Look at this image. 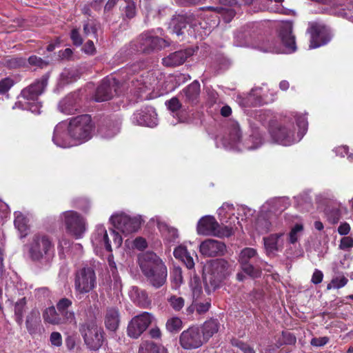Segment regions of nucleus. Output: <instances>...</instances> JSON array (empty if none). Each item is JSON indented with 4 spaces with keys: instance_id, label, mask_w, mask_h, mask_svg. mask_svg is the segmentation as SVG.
<instances>
[{
    "instance_id": "obj_1",
    "label": "nucleus",
    "mask_w": 353,
    "mask_h": 353,
    "mask_svg": "<svg viewBox=\"0 0 353 353\" xmlns=\"http://www.w3.org/2000/svg\"><path fill=\"white\" fill-rule=\"evenodd\" d=\"M282 45H276L274 41L262 37L253 38L250 34L239 32L234 36V45L237 47H247L263 52L290 54L296 50L295 37L292 34V25L285 23L281 26L279 32Z\"/></svg>"
},
{
    "instance_id": "obj_2",
    "label": "nucleus",
    "mask_w": 353,
    "mask_h": 353,
    "mask_svg": "<svg viewBox=\"0 0 353 353\" xmlns=\"http://www.w3.org/2000/svg\"><path fill=\"white\" fill-rule=\"evenodd\" d=\"M307 120L305 115L293 112L277 128L270 130L274 141L288 146L301 140L307 130Z\"/></svg>"
},
{
    "instance_id": "obj_3",
    "label": "nucleus",
    "mask_w": 353,
    "mask_h": 353,
    "mask_svg": "<svg viewBox=\"0 0 353 353\" xmlns=\"http://www.w3.org/2000/svg\"><path fill=\"white\" fill-rule=\"evenodd\" d=\"M139 265L148 282L159 288L167 280L168 270L162 259L153 252H146L139 256Z\"/></svg>"
},
{
    "instance_id": "obj_4",
    "label": "nucleus",
    "mask_w": 353,
    "mask_h": 353,
    "mask_svg": "<svg viewBox=\"0 0 353 353\" xmlns=\"http://www.w3.org/2000/svg\"><path fill=\"white\" fill-rule=\"evenodd\" d=\"M250 126L252 128L251 134L241 142V131L239 124L237 122H232L230 124L228 143L231 148H236L239 150H252L259 148L263 145V136L259 127L251 123Z\"/></svg>"
},
{
    "instance_id": "obj_5",
    "label": "nucleus",
    "mask_w": 353,
    "mask_h": 353,
    "mask_svg": "<svg viewBox=\"0 0 353 353\" xmlns=\"http://www.w3.org/2000/svg\"><path fill=\"white\" fill-rule=\"evenodd\" d=\"M170 45V43L168 40L159 37L154 30L148 31L142 33L134 41L130 43L127 55H130L134 52L149 54Z\"/></svg>"
},
{
    "instance_id": "obj_6",
    "label": "nucleus",
    "mask_w": 353,
    "mask_h": 353,
    "mask_svg": "<svg viewBox=\"0 0 353 353\" xmlns=\"http://www.w3.org/2000/svg\"><path fill=\"white\" fill-rule=\"evenodd\" d=\"M30 259L34 262L49 261L54 253V245L51 239L43 234H34L28 244Z\"/></svg>"
},
{
    "instance_id": "obj_7",
    "label": "nucleus",
    "mask_w": 353,
    "mask_h": 353,
    "mask_svg": "<svg viewBox=\"0 0 353 353\" xmlns=\"http://www.w3.org/2000/svg\"><path fill=\"white\" fill-rule=\"evenodd\" d=\"M68 130L70 139L78 143L88 141L92 137L93 130L91 117L88 114H81L72 118Z\"/></svg>"
},
{
    "instance_id": "obj_8",
    "label": "nucleus",
    "mask_w": 353,
    "mask_h": 353,
    "mask_svg": "<svg viewBox=\"0 0 353 353\" xmlns=\"http://www.w3.org/2000/svg\"><path fill=\"white\" fill-rule=\"evenodd\" d=\"M84 343L90 350L97 351L104 342V332L94 321H86L79 326Z\"/></svg>"
},
{
    "instance_id": "obj_9",
    "label": "nucleus",
    "mask_w": 353,
    "mask_h": 353,
    "mask_svg": "<svg viewBox=\"0 0 353 353\" xmlns=\"http://www.w3.org/2000/svg\"><path fill=\"white\" fill-rule=\"evenodd\" d=\"M203 12V17H210V21L206 23L205 26H203L201 23L199 25L201 28L205 29L208 32L211 29L216 27L219 24V15L222 17L224 21L229 23L235 15V12L231 8H225L223 6H205L200 8Z\"/></svg>"
},
{
    "instance_id": "obj_10",
    "label": "nucleus",
    "mask_w": 353,
    "mask_h": 353,
    "mask_svg": "<svg viewBox=\"0 0 353 353\" xmlns=\"http://www.w3.org/2000/svg\"><path fill=\"white\" fill-rule=\"evenodd\" d=\"M232 264L223 259H216L210 262L208 276L204 279L209 282L213 288H217L220 283L231 272Z\"/></svg>"
},
{
    "instance_id": "obj_11",
    "label": "nucleus",
    "mask_w": 353,
    "mask_h": 353,
    "mask_svg": "<svg viewBox=\"0 0 353 353\" xmlns=\"http://www.w3.org/2000/svg\"><path fill=\"white\" fill-rule=\"evenodd\" d=\"M96 286L97 276L93 268L85 266L76 272L74 289L79 294L88 293Z\"/></svg>"
},
{
    "instance_id": "obj_12",
    "label": "nucleus",
    "mask_w": 353,
    "mask_h": 353,
    "mask_svg": "<svg viewBox=\"0 0 353 353\" xmlns=\"http://www.w3.org/2000/svg\"><path fill=\"white\" fill-rule=\"evenodd\" d=\"M196 230L199 234L205 236L228 237L234 233L233 228L229 226H225L223 231H221L219 223L213 216L210 215L204 216L199 221Z\"/></svg>"
},
{
    "instance_id": "obj_13",
    "label": "nucleus",
    "mask_w": 353,
    "mask_h": 353,
    "mask_svg": "<svg viewBox=\"0 0 353 353\" xmlns=\"http://www.w3.org/2000/svg\"><path fill=\"white\" fill-rule=\"evenodd\" d=\"M126 84L127 83H125L120 85L119 81L115 78H105L97 87L94 94V100L97 102L108 101L114 95L120 94L121 93V88H124Z\"/></svg>"
},
{
    "instance_id": "obj_14",
    "label": "nucleus",
    "mask_w": 353,
    "mask_h": 353,
    "mask_svg": "<svg viewBox=\"0 0 353 353\" xmlns=\"http://www.w3.org/2000/svg\"><path fill=\"white\" fill-rule=\"evenodd\" d=\"M110 221L115 229L125 234H128L138 230L141 224L142 219L139 215L131 217L121 213L111 216Z\"/></svg>"
},
{
    "instance_id": "obj_15",
    "label": "nucleus",
    "mask_w": 353,
    "mask_h": 353,
    "mask_svg": "<svg viewBox=\"0 0 353 353\" xmlns=\"http://www.w3.org/2000/svg\"><path fill=\"white\" fill-rule=\"evenodd\" d=\"M62 217L68 232L77 239L81 238L86 230L84 219L74 211H66Z\"/></svg>"
},
{
    "instance_id": "obj_16",
    "label": "nucleus",
    "mask_w": 353,
    "mask_h": 353,
    "mask_svg": "<svg viewBox=\"0 0 353 353\" xmlns=\"http://www.w3.org/2000/svg\"><path fill=\"white\" fill-rule=\"evenodd\" d=\"M179 341L181 347L185 350L196 349L205 342L201 329L194 326L181 334Z\"/></svg>"
},
{
    "instance_id": "obj_17",
    "label": "nucleus",
    "mask_w": 353,
    "mask_h": 353,
    "mask_svg": "<svg viewBox=\"0 0 353 353\" xmlns=\"http://www.w3.org/2000/svg\"><path fill=\"white\" fill-rule=\"evenodd\" d=\"M49 73L35 80L29 86L21 92V98L26 101H37L39 96L42 94L48 85Z\"/></svg>"
},
{
    "instance_id": "obj_18",
    "label": "nucleus",
    "mask_w": 353,
    "mask_h": 353,
    "mask_svg": "<svg viewBox=\"0 0 353 353\" xmlns=\"http://www.w3.org/2000/svg\"><path fill=\"white\" fill-rule=\"evenodd\" d=\"M152 315L146 312L135 316L129 323L128 326V335L134 339H137L148 327L152 322Z\"/></svg>"
},
{
    "instance_id": "obj_19",
    "label": "nucleus",
    "mask_w": 353,
    "mask_h": 353,
    "mask_svg": "<svg viewBox=\"0 0 353 353\" xmlns=\"http://www.w3.org/2000/svg\"><path fill=\"white\" fill-rule=\"evenodd\" d=\"M131 121L135 125L154 128L157 125V114L154 108L145 107L135 112Z\"/></svg>"
},
{
    "instance_id": "obj_20",
    "label": "nucleus",
    "mask_w": 353,
    "mask_h": 353,
    "mask_svg": "<svg viewBox=\"0 0 353 353\" xmlns=\"http://www.w3.org/2000/svg\"><path fill=\"white\" fill-rule=\"evenodd\" d=\"M284 233L271 234L263 237V245L267 255L275 256L276 253L281 252L284 247Z\"/></svg>"
},
{
    "instance_id": "obj_21",
    "label": "nucleus",
    "mask_w": 353,
    "mask_h": 353,
    "mask_svg": "<svg viewBox=\"0 0 353 353\" xmlns=\"http://www.w3.org/2000/svg\"><path fill=\"white\" fill-rule=\"evenodd\" d=\"M194 50L188 48L180 50L165 56L162 59V64L165 67H176L183 65L188 58L194 54Z\"/></svg>"
},
{
    "instance_id": "obj_22",
    "label": "nucleus",
    "mask_w": 353,
    "mask_h": 353,
    "mask_svg": "<svg viewBox=\"0 0 353 353\" xmlns=\"http://www.w3.org/2000/svg\"><path fill=\"white\" fill-rule=\"evenodd\" d=\"M311 34L310 48H316L326 44L330 40V35L325 26L314 25L310 30Z\"/></svg>"
},
{
    "instance_id": "obj_23",
    "label": "nucleus",
    "mask_w": 353,
    "mask_h": 353,
    "mask_svg": "<svg viewBox=\"0 0 353 353\" xmlns=\"http://www.w3.org/2000/svg\"><path fill=\"white\" fill-rule=\"evenodd\" d=\"M192 26L191 14H178L172 18L169 23V29L172 33L181 36L185 34L188 26L191 28Z\"/></svg>"
},
{
    "instance_id": "obj_24",
    "label": "nucleus",
    "mask_w": 353,
    "mask_h": 353,
    "mask_svg": "<svg viewBox=\"0 0 353 353\" xmlns=\"http://www.w3.org/2000/svg\"><path fill=\"white\" fill-rule=\"evenodd\" d=\"M91 242L95 248H104L109 252L112 251L107 230L103 225L96 226L91 236Z\"/></svg>"
},
{
    "instance_id": "obj_25",
    "label": "nucleus",
    "mask_w": 353,
    "mask_h": 353,
    "mask_svg": "<svg viewBox=\"0 0 353 353\" xmlns=\"http://www.w3.org/2000/svg\"><path fill=\"white\" fill-rule=\"evenodd\" d=\"M199 249L203 255L212 257L223 254L225 250V245L217 240L208 239L201 243Z\"/></svg>"
},
{
    "instance_id": "obj_26",
    "label": "nucleus",
    "mask_w": 353,
    "mask_h": 353,
    "mask_svg": "<svg viewBox=\"0 0 353 353\" xmlns=\"http://www.w3.org/2000/svg\"><path fill=\"white\" fill-rule=\"evenodd\" d=\"M68 132H66V125L60 123L56 125L52 137L53 143L58 147L66 148L74 145L70 140Z\"/></svg>"
},
{
    "instance_id": "obj_27",
    "label": "nucleus",
    "mask_w": 353,
    "mask_h": 353,
    "mask_svg": "<svg viewBox=\"0 0 353 353\" xmlns=\"http://www.w3.org/2000/svg\"><path fill=\"white\" fill-rule=\"evenodd\" d=\"M183 101L188 105H194L199 103L200 95V83L195 80L183 89L181 92Z\"/></svg>"
},
{
    "instance_id": "obj_28",
    "label": "nucleus",
    "mask_w": 353,
    "mask_h": 353,
    "mask_svg": "<svg viewBox=\"0 0 353 353\" xmlns=\"http://www.w3.org/2000/svg\"><path fill=\"white\" fill-rule=\"evenodd\" d=\"M26 328L30 334L41 335L44 329L41 323L40 313L37 310H33L27 316L26 321Z\"/></svg>"
},
{
    "instance_id": "obj_29",
    "label": "nucleus",
    "mask_w": 353,
    "mask_h": 353,
    "mask_svg": "<svg viewBox=\"0 0 353 353\" xmlns=\"http://www.w3.org/2000/svg\"><path fill=\"white\" fill-rule=\"evenodd\" d=\"M119 322L118 309L113 307L107 308L104 316V324L106 329L111 332L116 331L119 327Z\"/></svg>"
},
{
    "instance_id": "obj_30",
    "label": "nucleus",
    "mask_w": 353,
    "mask_h": 353,
    "mask_svg": "<svg viewBox=\"0 0 353 353\" xmlns=\"http://www.w3.org/2000/svg\"><path fill=\"white\" fill-rule=\"evenodd\" d=\"M75 95H68L63 99L58 105L59 111L65 114H73L79 109Z\"/></svg>"
},
{
    "instance_id": "obj_31",
    "label": "nucleus",
    "mask_w": 353,
    "mask_h": 353,
    "mask_svg": "<svg viewBox=\"0 0 353 353\" xmlns=\"http://www.w3.org/2000/svg\"><path fill=\"white\" fill-rule=\"evenodd\" d=\"M120 130L119 123H108L101 125L98 130L99 134L105 139H111L114 137Z\"/></svg>"
},
{
    "instance_id": "obj_32",
    "label": "nucleus",
    "mask_w": 353,
    "mask_h": 353,
    "mask_svg": "<svg viewBox=\"0 0 353 353\" xmlns=\"http://www.w3.org/2000/svg\"><path fill=\"white\" fill-rule=\"evenodd\" d=\"M219 328V323L216 319H210L206 321L202 327L201 332L204 337V340L207 341L215 333H216Z\"/></svg>"
},
{
    "instance_id": "obj_33",
    "label": "nucleus",
    "mask_w": 353,
    "mask_h": 353,
    "mask_svg": "<svg viewBox=\"0 0 353 353\" xmlns=\"http://www.w3.org/2000/svg\"><path fill=\"white\" fill-rule=\"evenodd\" d=\"M43 318L45 322L52 325L63 324V319L54 306L49 307L44 310Z\"/></svg>"
},
{
    "instance_id": "obj_34",
    "label": "nucleus",
    "mask_w": 353,
    "mask_h": 353,
    "mask_svg": "<svg viewBox=\"0 0 353 353\" xmlns=\"http://www.w3.org/2000/svg\"><path fill=\"white\" fill-rule=\"evenodd\" d=\"M261 265L262 263L256 261L253 263H241L243 272L252 278H258L261 276Z\"/></svg>"
},
{
    "instance_id": "obj_35",
    "label": "nucleus",
    "mask_w": 353,
    "mask_h": 353,
    "mask_svg": "<svg viewBox=\"0 0 353 353\" xmlns=\"http://www.w3.org/2000/svg\"><path fill=\"white\" fill-rule=\"evenodd\" d=\"M139 353H168V352L162 345H157L152 341H144L139 346Z\"/></svg>"
},
{
    "instance_id": "obj_36",
    "label": "nucleus",
    "mask_w": 353,
    "mask_h": 353,
    "mask_svg": "<svg viewBox=\"0 0 353 353\" xmlns=\"http://www.w3.org/2000/svg\"><path fill=\"white\" fill-rule=\"evenodd\" d=\"M256 261L263 263V261L257 256V252L255 249L246 248L241 252L239 256V261L241 263H253Z\"/></svg>"
},
{
    "instance_id": "obj_37",
    "label": "nucleus",
    "mask_w": 353,
    "mask_h": 353,
    "mask_svg": "<svg viewBox=\"0 0 353 353\" xmlns=\"http://www.w3.org/2000/svg\"><path fill=\"white\" fill-rule=\"evenodd\" d=\"M131 86L130 88V92L134 94L137 99H143V94L147 90V85L141 82V80L133 79L130 81Z\"/></svg>"
},
{
    "instance_id": "obj_38",
    "label": "nucleus",
    "mask_w": 353,
    "mask_h": 353,
    "mask_svg": "<svg viewBox=\"0 0 353 353\" xmlns=\"http://www.w3.org/2000/svg\"><path fill=\"white\" fill-rule=\"evenodd\" d=\"M14 226L20 233V237L23 238L27 236L28 225L26 217L21 213L16 214L14 219Z\"/></svg>"
},
{
    "instance_id": "obj_39",
    "label": "nucleus",
    "mask_w": 353,
    "mask_h": 353,
    "mask_svg": "<svg viewBox=\"0 0 353 353\" xmlns=\"http://www.w3.org/2000/svg\"><path fill=\"white\" fill-rule=\"evenodd\" d=\"M159 229L163 233L165 239L170 242H174L178 238V230L176 228L168 226L166 224L158 222Z\"/></svg>"
},
{
    "instance_id": "obj_40",
    "label": "nucleus",
    "mask_w": 353,
    "mask_h": 353,
    "mask_svg": "<svg viewBox=\"0 0 353 353\" xmlns=\"http://www.w3.org/2000/svg\"><path fill=\"white\" fill-rule=\"evenodd\" d=\"M246 100L248 103L253 105H261L264 101L262 97V88L259 87L252 89Z\"/></svg>"
},
{
    "instance_id": "obj_41",
    "label": "nucleus",
    "mask_w": 353,
    "mask_h": 353,
    "mask_svg": "<svg viewBox=\"0 0 353 353\" xmlns=\"http://www.w3.org/2000/svg\"><path fill=\"white\" fill-rule=\"evenodd\" d=\"M26 305V298L20 299L14 305V318L18 325H21L23 323V316Z\"/></svg>"
},
{
    "instance_id": "obj_42",
    "label": "nucleus",
    "mask_w": 353,
    "mask_h": 353,
    "mask_svg": "<svg viewBox=\"0 0 353 353\" xmlns=\"http://www.w3.org/2000/svg\"><path fill=\"white\" fill-rule=\"evenodd\" d=\"M83 33L85 35L88 36L93 34L95 38L97 37V30L99 27V23L94 19H88L83 22Z\"/></svg>"
},
{
    "instance_id": "obj_43",
    "label": "nucleus",
    "mask_w": 353,
    "mask_h": 353,
    "mask_svg": "<svg viewBox=\"0 0 353 353\" xmlns=\"http://www.w3.org/2000/svg\"><path fill=\"white\" fill-rule=\"evenodd\" d=\"M134 302L141 307H147L150 305V301L148 299L147 293L144 290H141L137 288H134Z\"/></svg>"
},
{
    "instance_id": "obj_44",
    "label": "nucleus",
    "mask_w": 353,
    "mask_h": 353,
    "mask_svg": "<svg viewBox=\"0 0 353 353\" xmlns=\"http://www.w3.org/2000/svg\"><path fill=\"white\" fill-rule=\"evenodd\" d=\"M271 223L269 220L262 216H259L256 219L255 227L259 234H265L271 230Z\"/></svg>"
},
{
    "instance_id": "obj_45",
    "label": "nucleus",
    "mask_w": 353,
    "mask_h": 353,
    "mask_svg": "<svg viewBox=\"0 0 353 353\" xmlns=\"http://www.w3.org/2000/svg\"><path fill=\"white\" fill-rule=\"evenodd\" d=\"M61 77L65 83H70L76 81L79 77V74L78 70L74 68L65 69Z\"/></svg>"
},
{
    "instance_id": "obj_46",
    "label": "nucleus",
    "mask_w": 353,
    "mask_h": 353,
    "mask_svg": "<svg viewBox=\"0 0 353 353\" xmlns=\"http://www.w3.org/2000/svg\"><path fill=\"white\" fill-rule=\"evenodd\" d=\"M303 226L302 224L296 223L290 230L288 234V241L291 244L296 243L302 235Z\"/></svg>"
},
{
    "instance_id": "obj_47",
    "label": "nucleus",
    "mask_w": 353,
    "mask_h": 353,
    "mask_svg": "<svg viewBox=\"0 0 353 353\" xmlns=\"http://www.w3.org/2000/svg\"><path fill=\"white\" fill-rule=\"evenodd\" d=\"M19 103L22 104V108L28 110L34 114H39L41 105L37 101H19Z\"/></svg>"
},
{
    "instance_id": "obj_48",
    "label": "nucleus",
    "mask_w": 353,
    "mask_h": 353,
    "mask_svg": "<svg viewBox=\"0 0 353 353\" xmlns=\"http://www.w3.org/2000/svg\"><path fill=\"white\" fill-rule=\"evenodd\" d=\"M59 316L63 319V323L77 325L74 312L69 309L59 312Z\"/></svg>"
},
{
    "instance_id": "obj_49",
    "label": "nucleus",
    "mask_w": 353,
    "mask_h": 353,
    "mask_svg": "<svg viewBox=\"0 0 353 353\" xmlns=\"http://www.w3.org/2000/svg\"><path fill=\"white\" fill-rule=\"evenodd\" d=\"M166 328L170 332H177L182 328V321L178 317H172L168 320Z\"/></svg>"
},
{
    "instance_id": "obj_50",
    "label": "nucleus",
    "mask_w": 353,
    "mask_h": 353,
    "mask_svg": "<svg viewBox=\"0 0 353 353\" xmlns=\"http://www.w3.org/2000/svg\"><path fill=\"white\" fill-rule=\"evenodd\" d=\"M168 301L172 308L175 311L181 310L184 306V299L176 295H172L168 299Z\"/></svg>"
},
{
    "instance_id": "obj_51",
    "label": "nucleus",
    "mask_w": 353,
    "mask_h": 353,
    "mask_svg": "<svg viewBox=\"0 0 353 353\" xmlns=\"http://www.w3.org/2000/svg\"><path fill=\"white\" fill-rule=\"evenodd\" d=\"M231 343L232 346L238 347L240 350H241L243 353H256L255 350L252 347L249 345L248 344L239 341L236 339H233L231 340Z\"/></svg>"
},
{
    "instance_id": "obj_52",
    "label": "nucleus",
    "mask_w": 353,
    "mask_h": 353,
    "mask_svg": "<svg viewBox=\"0 0 353 353\" xmlns=\"http://www.w3.org/2000/svg\"><path fill=\"white\" fill-rule=\"evenodd\" d=\"M14 81L10 77H6L0 81V94H6L14 85Z\"/></svg>"
},
{
    "instance_id": "obj_53",
    "label": "nucleus",
    "mask_w": 353,
    "mask_h": 353,
    "mask_svg": "<svg viewBox=\"0 0 353 353\" xmlns=\"http://www.w3.org/2000/svg\"><path fill=\"white\" fill-rule=\"evenodd\" d=\"M23 60L21 58L11 57L3 61V65L10 69L17 68L22 65Z\"/></svg>"
},
{
    "instance_id": "obj_54",
    "label": "nucleus",
    "mask_w": 353,
    "mask_h": 353,
    "mask_svg": "<svg viewBox=\"0 0 353 353\" xmlns=\"http://www.w3.org/2000/svg\"><path fill=\"white\" fill-rule=\"evenodd\" d=\"M165 105L169 110L175 113L182 108V104L177 97H172L165 102Z\"/></svg>"
},
{
    "instance_id": "obj_55",
    "label": "nucleus",
    "mask_w": 353,
    "mask_h": 353,
    "mask_svg": "<svg viewBox=\"0 0 353 353\" xmlns=\"http://www.w3.org/2000/svg\"><path fill=\"white\" fill-rule=\"evenodd\" d=\"M126 6L125 7V16L128 19L133 18L136 14V6L133 1L130 0H125Z\"/></svg>"
},
{
    "instance_id": "obj_56",
    "label": "nucleus",
    "mask_w": 353,
    "mask_h": 353,
    "mask_svg": "<svg viewBox=\"0 0 353 353\" xmlns=\"http://www.w3.org/2000/svg\"><path fill=\"white\" fill-rule=\"evenodd\" d=\"M28 63L31 65L37 66L40 68L46 67L48 65V61H45L35 55H32L28 58Z\"/></svg>"
},
{
    "instance_id": "obj_57",
    "label": "nucleus",
    "mask_w": 353,
    "mask_h": 353,
    "mask_svg": "<svg viewBox=\"0 0 353 353\" xmlns=\"http://www.w3.org/2000/svg\"><path fill=\"white\" fill-rule=\"evenodd\" d=\"M172 281L176 284L180 285L183 282L182 270L180 267H174L170 274Z\"/></svg>"
},
{
    "instance_id": "obj_58",
    "label": "nucleus",
    "mask_w": 353,
    "mask_h": 353,
    "mask_svg": "<svg viewBox=\"0 0 353 353\" xmlns=\"http://www.w3.org/2000/svg\"><path fill=\"white\" fill-rule=\"evenodd\" d=\"M72 305V301L68 298H62L57 303V311L61 312L69 309Z\"/></svg>"
},
{
    "instance_id": "obj_59",
    "label": "nucleus",
    "mask_w": 353,
    "mask_h": 353,
    "mask_svg": "<svg viewBox=\"0 0 353 353\" xmlns=\"http://www.w3.org/2000/svg\"><path fill=\"white\" fill-rule=\"evenodd\" d=\"M70 39L72 41V43L76 46H80L83 43V39L79 32L78 29L74 28L71 30L70 32Z\"/></svg>"
},
{
    "instance_id": "obj_60",
    "label": "nucleus",
    "mask_w": 353,
    "mask_h": 353,
    "mask_svg": "<svg viewBox=\"0 0 353 353\" xmlns=\"http://www.w3.org/2000/svg\"><path fill=\"white\" fill-rule=\"evenodd\" d=\"M348 279L345 276H338L332 279V283L334 288L339 289L347 283Z\"/></svg>"
},
{
    "instance_id": "obj_61",
    "label": "nucleus",
    "mask_w": 353,
    "mask_h": 353,
    "mask_svg": "<svg viewBox=\"0 0 353 353\" xmlns=\"http://www.w3.org/2000/svg\"><path fill=\"white\" fill-rule=\"evenodd\" d=\"M330 341L327 336L314 337L310 341V345L314 347H323Z\"/></svg>"
},
{
    "instance_id": "obj_62",
    "label": "nucleus",
    "mask_w": 353,
    "mask_h": 353,
    "mask_svg": "<svg viewBox=\"0 0 353 353\" xmlns=\"http://www.w3.org/2000/svg\"><path fill=\"white\" fill-rule=\"evenodd\" d=\"M353 247V239L350 236L343 237L341 240L339 248L343 250H349Z\"/></svg>"
},
{
    "instance_id": "obj_63",
    "label": "nucleus",
    "mask_w": 353,
    "mask_h": 353,
    "mask_svg": "<svg viewBox=\"0 0 353 353\" xmlns=\"http://www.w3.org/2000/svg\"><path fill=\"white\" fill-rule=\"evenodd\" d=\"M50 341L52 345L60 347L62 345V337L59 332H53L50 336Z\"/></svg>"
},
{
    "instance_id": "obj_64",
    "label": "nucleus",
    "mask_w": 353,
    "mask_h": 353,
    "mask_svg": "<svg viewBox=\"0 0 353 353\" xmlns=\"http://www.w3.org/2000/svg\"><path fill=\"white\" fill-rule=\"evenodd\" d=\"M283 343L287 345H294L296 343V339L294 334L288 332H282Z\"/></svg>"
}]
</instances>
